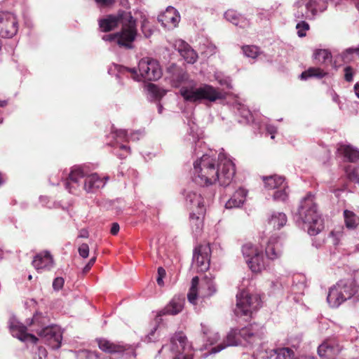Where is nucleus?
I'll return each instance as SVG.
<instances>
[{
  "label": "nucleus",
  "instance_id": "1",
  "mask_svg": "<svg viewBox=\"0 0 359 359\" xmlns=\"http://www.w3.org/2000/svg\"><path fill=\"white\" fill-rule=\"evenodd\" d=\"M265 327L259 323H250L241 329H231L226 337L224 343L220 344L210 350V353H216L226 346L259 344L253 352L254 359H293L294 352L290 348L269 349L265 344H261L265 336Z\"/></svg>",
  "mask_w": 359,
  "mask_h": 359
},
{
  "label": "nucleus",
  "instance_id": "2",
  "mask_svg": "<svg viewBox=\"0 0 359 359\" xmlns=\"http://www.w3.org/2000/svg\"><path fill=\"white\" fill-rule=\"evenodd\" d=\"M236 173L235 164L231 157L224 152L217 154L210 151L204 154L194 163L195 183L208 186L216 182L220 186L229 185Z\"/></svg>",
  "mask_w": 359,
  "mask_h": 359
},
{
  "label": "nucleus",
  "instance_id": "3",
  "mask_svg": "<svg viewBox=\"0 0 359 359\" xmlns=\"http://www.w3.org/2000/svg\"><path fill=\"white\" fill-rule=\"evenodd\" d=\"M173 69L171 81L175 87H180V95L185 102L201 104L203 102H215L224 98V95L218 88L207 83L200 86L189 79V74L182 69L172 65L169 71Z\"/></svg>",
  "mask_w": 359,
  "mask_h": 359
},
{
  "label": "nucleus",
  "instance_id": "4",
  "mask_svg": "<svg viewBox=\"0 0 359 359\" xmlns=\"http://www.w3.org/2000/svg\"><path fill=\"white\" fill-rule=\"evenodd\" d=\"M108 180V176L100 177L96 172L88 175L84 166L75 165L72 167L65 187L73 194H79L81 189L87 194H95L104 187Z\"/></svg>",
  "mask_w": 359,
  "mask_h": 359
},
{
  "label": "nucleus",
  "instance_id": "5",
  "mask_svg": "<svg viewBox=\"0 0 359 359\" xmlns=\"http://www.w3.org/2000/svg\"><path fill=\"white\" fill-rule=\"evenodd\" d=\"M294 218L299 225L303 224V228L307 229L310 236L318 234L324 228L315 196L311 193L301 200Z\"/></svg>",
  "mask_w": 359,
  "mask_h": 359
},
{
  "label": "nucleus",
  "instance_id": "6",
  "mask_svg": "<svg viewBox=\"0 0 359 359\" xmlns=\"http://www.w3.org/2000/svg\"><path fill=\"white\" fill-rule=\"evenodd\" d=\"M114 70L116 71V77L131 74V78L136 81H156L162 76V69L158 60L151 57H144L138 63L140 74L135 68H128L118 65H113Z\"/></svg>",
  "mask_w": 359,
  "mask_h": 359
},
{
  "label": "nucleus",
  "instance_id": "7",
  "mask_svg": "<svg viewBox=\"0 0 359 359\" xmlns=\"http://www.w3.org/2000/svg\"><path fill=\"white\" fill-rule=\"evenodd\" d=\"M123 19V27L119 33L105 34L102 39L105 41L116 42L119 46L131 49L133 42L137 36L136 20L131 13H123L121 15Z\"/></svg>",
  "mask_w": 359,
  "mask_h": 359
},
{
  "label": "nucleus",
  "instance_id": "8",
  "mask_svg": "<svg viewBox=\"0 0 359 359\" xmlns=\"http://www.w3.org/2000/svg\"><path fill=\"white\" fill-rule=\"evenodd\" d=\"M357 292L358 286L354 279L340 280L329 289L327 302L330 307L338 308Z\"/></svg>",
  "mask_w": 359,
  "mask_h": 359
},
{
  "label": "nucleus",
  "instance_id": "9",
  "mask_svg": "<svg viewBox=\"0 0 359 359\" xmlns=\"http://www.w3.org/2000/svg\"><path fill=\"white\" fill-rule=\"evenodd\" d=\"M261 306V299L257 294H251L243 290L236 294L234 313L237 317H250L253 311Z\"/></svg>",
  "mask_w": 359,
  "mask_h": 359
},
{
  "label": "nucleus",
  "instance_id": "10",
  "mask_svg": "<svg viewBox=\"0 0 359 359\" xmlns=\"http://www.w3.org/2000/svg\"><path fill=\"white\" fill-rule=\"evenodd\" d=\"M241 252L252 272L259 273L265 268L263 251L259 245L248 242L242 245Z\"/></svg>",
  "mask_w": 359,
  "mask_h": 359
},
{
  "label": "nucleus",
  "instance_id": "11",
  "mask_svg": "<svg viewBox=\"0 0 359 359\" xmlns=\"http://www.w3.org/2000/svg\"><path fill=\"white\" fill-rule=\"evenodd\" d=\"M199 284V279L198 276H195L191 280V285L187 294L189 302L196 305L198 298L210 297L216 293L217 289L214 281L205 277L200 283L199 290L198 285Z\"/></svg>",
  "mask_w": 359,
  "mask_h": 359
},
{
  "label": "nucleus",
  "instance_id": "12",
  "mask_svg": "<svg viewBox=\"0 0 359 359\" xmlns=\"http://www.w3.org/2000/svg\"><path fill=\"white\" fill-rule=\"evenodd\" d=\"M111 135L115 140V142L110 143V144L115 149H119L121 153L116 154V155L120 158H124L128 154L130 153V149L123 142L124 141H137L144 136V133L140 130L128 133V130L119 129L112 131Z\"/></svg>",
  "mask_w": 359,
  "mask_h": 359
},
{
  "label": "nucleus",
  "instance_id": "13",
  "mask_svg": "<svg viewBox=\"0 0 359 359\" xmlns=\"http://www.w3.org/2000/svg\"><path fill=\"white\" fill-rule=\"evenodd\" d=\"M192 350L191 344L188 341L186 335L182 332H176L170 339L169 344L162 346L161 349L158 351V354L163 353V355L170 352L171 357L175 356L182 353Z\"/></svg>",
  "mask_w": 359,
  "mask_h": 359
},
{
  "label": "nucleus",
  "instance_id": "14",
  "mask_svg": "<svg viewBox=\"0 0 359 359\" xmlns=\"http://www.w3.org/2000/svg\"><path fill=\"white\" fill-rule=\"evenodd\" d=\"M34 330L41 339L52 349H58L61 346L62 332L59 326L52 325L43 330L34 329Z\"/></svg>",
  "mask_w": 359,
  "mask_h": 359
},
{
  "label": "nucleus",
  "instance_id": "15",
  "mask_svg": "<svg viewBox=\"0 0 359 359\" xmlns=\"http://www.w3.org/2000/svg\"><path fill=\"white\" fill-rule=\"evenodd\" d=\"M210 248L208 245H201L194 252L192 267L198 272L207 271L210 266Z\"/></svg>",
  "mask_w": 359,
  "mask_h": 359
},
{
  "label": "nucleus",
  "instance_id": "16",
  "mask_svg": "<svg viewBox=\"0 0 359 359\" xmlns=\"http://www.w3.org/2000/svg\"><path fill=\"white\" fill-rule=\"evenodd\" d=\"M18 30L16 16L10 12L0 13V36L3 38H12Z\"/></svg>",
  "mask_w": 359,
  "mask_h": 359
},
{
  "label": "nucleus",
  "instance_id": "17",
  "mask_svg": "<svg viewBox=\"0 0 359 359\" xmlns=\"http://www.w3.org/2000/svg\"><path fill=\"white\" fill-rule=\"evenodd\" d=\"M317 1L316 0H298L295 3L297 11L294 17L299 20L313 19L318 13Z\"/></svg>",
  "mask_w": 359,
  "mask_h": 359
},
{
  "label": "nucleus",
  "instance_id": "18",
  "mask_svg": "<svg viewBox=\"0 0 359 359\" xmlns=\"http://www.w3.org/2000/svg\"><path fill=\"white\" fill-rule=\"evenodd\" d=\"M99 348L107 353H121L126 355L129 359L135 358L136 353L133 346L129 345L116 344L104 339L97 340Z\"/></svg>",
  "mask_w": 359,
  "mask_h": 359
},
{
  "label": "nucleus",
  "instance_id": "19",
  "mask_svg": "<svg viewBox=\"0 0 359 359\" xmlns=\"http://www.w3.org/2000/svg\"><path fill=\"white\" fill-rule=\"evenodd\" d=\"M8 326L13 337H16L21 341H29L36 344L38 341L36 336L27 332V327L19 322L16 318H11Z\"/></svg>",
  "mask_w": 359,
  "mask_h": 359
},
{
  "label": "nucleus",
  "instance_id": "20",
  "mask_svg": "<svg viewBox=\"0 0 359 359\" xmlns=\"http://www.w3.org/2000/svg\"><path fill=\"white\" fill-rule=\"evenodd\" d=\"M186 204L196 208V212L204 215L205 199L202 196L201 191L186 190L184 192Z\"/></svg>",
  "mask_w": 359,
  "mask_h": 359
},
{
  "label": "nucleus",
  "instance_id": "21",
  "mask_svg": "<svg viewBox=\"0 0 359 359\" xmlns=\"http://www.w3.org/2000/svg\"><path fill=\"white\" fill-rule=\"evenodd\" d=\"M341 346L334 340H327L322 343L318 348V353L320 357L325 359H334L342 350Z\"/></svg>",
  "mask_w": 359,
  "mask_h": 359
},
{
  "label": "nucleus",
  "instance_id": "22",
  "mask_svg": "<svg viewBox=\"0 0 359 359\" xmlns=\"http://www.w3.org/2000/svg\"><path fill=\"white\" fill-rule=\"evenodd\" d=\"M180 15L177 10L172 6H168L165 11L158 16V21L168 29L176 27L180 22Z\"/></svg>",
  "mask_w": 359,
  "mask_h": 359
},
{
  "label": "nucleus",
  "instance_id": "23",
  "mask_svg": "<svg viewBox=\"0 0 359 359\" xmlns=\"http://www.w3.org/2000/svg\"><path fill=\"white\" fill-rule=\"evenodd\" d=\"M32 265L39 273L50 271L54 266L53 257L50 252L43 251L34 257Z\"/></svg>",
  "mask_w": 359,
  "mask_h": 359
},
{
  "label": "nucleus",
  "instance_id": "24",
  "mask_svg": "<svg viewBox=\"0 0 359 359\" xmlns=\"http://www.w3.org/2000/svg\"><path fill=\"white\" fill-rule=\"evenodd\" d=\"M188 126L187 135L184 137V141L195 144L194 153L198 155L199 154L198 149L205 147L204 142L200 140L199 128L194 121L189 120Z\"/></svg>",
  "mask_w": 359,
  "mask_h": 359
},
{
  "label": "nucleus",
  "instance_id": "25",
  "mask_svg": "<svg viewBox=\"0 0 359 359\" xmlns=\"http://www.w3.org/2000/svg\"><path fill=\"white\" fill-rule=\"evenodd\" d=\"M283 243L278 236H271L265 249L267 258L272 261L280 258L283 253Z\"/></svg>",
  "mask_w": 359,
  "mask_h": 359
},
{
  "label": "nucleus",
  "instance_id": "26",
  "mask_svg": "<svg viewBox=\"0 0 359 359\" xmlns=\"http://www.w3.org/2000/svg\"><path fill=\"white\" fill-rule=\"evenodd\" d=\"M175 46L187 63L194 64L196 62L198 54L187 42L181 39L177 40Z\"/></svg>",
  "mask_w": 359,
  "mask_h": 359
},
{
  "label": "nucleus",
  "instance_id": "27",
  "mask_svg": "<svg viewBox=\"0 0 359 359\" xmlns=\"http://www.w3.org/2000/svg\"><path fill=\"white\" fill-rule=\"evenodd\" d=\"M185 299L182 296H175L170 302L162 309L159 316L177 315L180 313L184 306Z\"/></svg>",
  "mask_w": 359,
  "mask_h": 359
},
{
  "label": "nucleus",
  "instance_id": "28",
  "mask_svg": "<svg viewBox=\"0 0 359 359\" xmlns=\"http://www.w3.org/2000/svg\"><path fill=\"white\" fill-rule=\"evenodd\" d=\"M123 13H130V12L122 11L117 15H108L105 18L99 20V27L102 32H109L114 29L121 24L123 26V19L121 15Z\"/></svg>",
  "mask_w": 359,
  "mask_h": 359
},
{
  "label": "nucleus",
  "instance_id": "29",
  "mask_svg": "<svg viewBox=\"0 0 359 359\" xmlns=\"http://www.w3.org/2000/svg\"><path fill=\"white\" fill-rule=\"evenodd\" d=\"M248 193L247 189L243 187L238 188L225 203L226 208L231 209L241 207L245 202Z\"/></svg>",
  "mask_w": 359,
  "mask_h": 359
},
{
  "label": "nucleus",
  "instance_id": "30",
  "mask_svg": "<svg viewBox=\"0 0 359 359\" xmlns=\"http://www.w3.org/2000/svg\"><path fill=\"white\" fill-rule=\"evenodd\" d=\"M338 152L341 155L344 161L355 164L359 163V150L350 144H341L338 148Z\"/></svg>",
  "mask_w": 359,
  "mask_h": 359
},
{
  "label": "nucleus",
  "instance_id": "31",
  "mask_svg": "<svg viewBox=\"0 0 359 359\" xmlns=\"http://www.w3.org/2000/svg\"><path fill=\"white\" fill-rule=\"evenodd\" d=\"M287 216L281 212H272L267 219L268 224L273 229H280L287 223Z\"/></svg>",
  "mask_w": 359,
  "mask_h": 359
},
{
  "label": "nucleus",
  "instance_id": "32",
  "mask_svg": "<svg viewBox=\"0 0 359 359\" xmlns=\"http://www.w3.org/2000/svg\"><path fill=\"white\" fill-rule=\"evenodd\" d=\"M50 320L48 316L43 315L41 313H36L29 323L32 327V331L35 332L34 329L43 330L46 327H50L49 325Z\"/></svg>",
  "mask_w": 359,
  "mask_h": 359
},
{
  "label": "nucleus",
  "instance_id": "33",
  "mask_svg": "<svg viewBox=\"0 0 359 359\" xmlns=\"http://www.w3.org/2000/svg\"><path fill=\"white\" fill-rule=\"evenodd\" d=\"M264 186L268 189H277L287 184L285 178L278 175H271L263 177Z\"/></svg>",
  "mask_w": 359,
  "mask_h": 359
},
{
  "label": "nucleus",
  "instance_id": "34",
  "mask_svg": "<svg viewBox=\"0 0 359 359\" xmlns=\"http://www.w3.org/2000/svg\"><path fill=\"white\" fill-rule=\"evenodd\" d=\"M190 225L193 233L195 236L199 235L203 228V215H200L197 212L190 214Z\"/></svg>",
  "mask_w": 359,
  "mask_h": 359
},
{
  "label": "nucleus",
  "instance_id": "35",
  "mask_svg": "<svg viewBox=\"0 0 359 359\" xmlns=\"http://www.w3.org/2000/svg\"><path fill=\"white\" fill-rule=\"evenodd\" d=\"M224 18L226 19V20L236 26L245 27L248 25V22L233 10H228L226 11L224 13Z\"/></svg>",
  "mask_w": 359,
  "mask_h": 359
},
{
  "label": "nucleus",
  "instance_id": "36",
  "mask_svg": "<svg viewBox=\"0 0 359 359\" xmlns=\"http://www.w3.org/2000/svg\"><path fill=\"white\" fill-rule=\"evenodd\" d=\"M234 109L236 110L237 114L242 118V119L238 121L240 123H250L252 121V114L245 105L237 103L234 105Z\"/></svg>",
  "mask_w": 359,
  "mask_h": 359
},
{
  "label": "nucleus",
  "instance_id": "37",
  "mask_svg": "<svg viewBox=\"0 0 359 359\" xmlns=\"http://www.w3.org/2000/svg\"><path fill=\"white\" fill-rule=\"evenodd\" d=\"M344 170L349 181L359 184V163L344 166Z\"/></svg>",
  "mask_w": 359,
  "mask_h": 359
},
{
  "label": "nucleus",
  "instance_id": "38",
  "mask_svg": "<svg viewBox=\"0 0 359 359\" xmlns=\"http://www.w3.org/2000/svg\"><path fill=\"white\" fill-rule=\"evenodd\" d=\"M313 59L320 65H327L332 60V54L327 49H316L313 54Z\"/></svg>",
  "mask_w": 359,
  "mask_h": 359
},
{
  "label": "nucleus",
  "instance_id": "39",
  "mask_svg": "<svg viewBox=\"0 0 359 359\" xmlns=\"http://www.w3.org/2000/svg\"><path fill=\"white\" fill-rule=\"evenodd\" d=\"M327 73L319 67H310L307 70L303 72L299 78L302 80H307L311 78L323 79L326 76Z\"/></svg>",
  "mask_w": 359,
  "mask_h": 359
},
{
  "label": "nucleus",
  "instance_id": "40",
  "mask_svg": "<svg viewBox=\"0 0 359 359\" xmlns=\"http://www.w3.org/2000/svg\"><path fill=\"white\" fill-rule=\"evenodd\" d=\"M344 217L346 226L349 229H354L359 225V217L353 212L345 210Z\"/></svg>",
  "mask_w": 359,
  "mask_h": 359
},
{
  "label": "nucleus",
  "instance_id": "41",
  "mask_svg": "<svg viewBox=\"0 0 359 359\" xmlns=\"http://www.w3.org/2000/svg\"><path fill=\"white\" fill-rule=\"evenodd\" d=\"M201 330L203 334L204 339L210 344L216 343L219 339V335L217 332L211 330L207 325L201 323Z\"/></svg>",
  "mask_w": 359,
  "mask_h": 359
},
{
  "label": "nucleus",
  "instance_id": "42",
  "mask_svg": "<svg viewBox=\"0 0 359 359\" xmlns=\"http://www.w3.org/2000/svg\"><path fill=\"white\" fill-rule=\"evenodd\" d=\"M214 79L223 88H226V89L233 88L231 79L229 76L225 75L223 72H215L214 73Z\"/></svg>",
  "mask_w": 359,
  "mask_h": 359
},
{
  "label": "nucleus",
  "instance_id": "43",
  "mask_svg": "<svg viewBox=\"0 0 359 359\" xmlns=\"http://www.w3.org/2000/svg\"><path fill=\"white\" fill-rule=\"evenodd\" d=\"M242 50L245 57L251 59H256L262 54L256 46H244L242 47Z\"/></svg>",
  "mask_w": 359,
  "mask_h": 359
},
{
  "label": "nucleus",
  "instance_id": "44",
  "mask_svg": "<svg viewBox=\"0 0 359 359\" xmlns=\"http://www.w3.org/2000/svg\"><path fill=\"white\" fill-rule=\"evenodd\" d=\"M289 189L287 184L276 189L273 194V198L276 201L285 202L288 198Z\"/></svg>",
  "mask_w": 359,
  "mask_h": 359
},
{
  "label": "nucleus",
  "instance_id": "45",
  "mask_svg": "<svg viewBox=\"0 0 359 359\" xmlns=\"http://www.w3.org/2000/svg\"><path fill=\"white\" fill-rule=\"evenodd\" d=\"M346 337L352 342H355V347L358 348L359 351V332L354 327H349L347 328Z\"/></svg>",
  "mask_w": 359,
  "mask_h": 359
},
{
  "label": "nucleus",
  "instance_id": "46",
  "mask_svg": "<svg viewBox=\"0 0 359 359\" xmlns=\"http://www.w3.org/2000/svg\"><path fill=\"white\" fill-rule=\"evenodd\" d=\"M296 29L297 30V35L299 37H304L306 34V31L309 29V25L305 20H300L296 25Z\"/></svg>",
  "mask_w": 359,
  "mask_h": 359
},
{
  "label": "nucleus",
  "instance_id": "47",
  "mask_svg": "<svg viewBox=\"0 0 359 359\" xmlns=\"http://www.w3.org/2000/svg\"><path fill=\"white\" fill-rule=\"evenodd\" d=\"M148 20L147 19H144L142 23V31L146 38H149L152 34V30L148 25Z\"/></svg>",
  "mask_w": 359,
  "mask_h": 359
},
{
  "label": "nucleus",
  "instance_id": "48",
  "mask_svg": "<svg viewBox=\"0 0 359 359\" xmlns=\"http://www.w3.org/2000/svg\"><path fill=\"white\" fill-rule=\"evenodd\" d=\"M79 353L81 356L86 358V359H99L98 354L95 351L83 350Z\"/></svg>",
  "mask_w": 359,
  "mask_h": 359
},
{
  "label": "nucleus",
  "instance_id": "49",
  "mask_svg": "<svg viewBox=\"0 0 359 359\" xmlns=\"http://www.w3.org/2000/svg\"><path fill=\"white\" fill-rule=\"evenodd\" d=\"M158 326H155L150 332L145 337L144 341L147 342H153L155 341L157 338L158 335L156 334V330H157Z\"/></svg>",
  "mask_w": 359,
  "mask_h": 359
},
{
  "label": "nucleus",
  "instance_id": "50",
  "mask_svg": "<svg viewBox=\"0 0 359 359\" xmlns=\"http://www.w3.org/2000/svg\"><path fill=\"white\" fill-rule=\"evenodd\" d=\"M79 254L83 258H87L89 255V247L88 244L83 243L79 248Z\"/></svg>",
  "mask_w": 359,
  "mask_h": 359
},
{
  "label": "nucleus",
  "instance_id": "51",
  "mask_svg": "<svg viewBox=\"0 0 359 359\" xmlns=\"http://www.w3.org/2000/svg\"><path fill=\"white\" fill-rule=\"evenodd\" d=\"M65 280L61 277H57L53 282V287L55 290H60L64 285Z\"/></svg>",
  "mask_w": 359,
  "mask_h": 359
},
{
  "label": "nucleus",
  "instance_id": "52",
  "mask_svg": "<svg viewBox=\"0 0 359 359\" xmlns=\"http://www.w3.org/2000/svg\"><path fill=\"white\" fill-rule=\"evenodd\" d=\"M344 78L348 82H351L353 79V71L351 67H346L344 68Z\"/></svg>",
  "mask_w": 359,
  "mask_h": 359
},
{
  "label": "nucleus",
  "instance_id": "53",
  "mask_svg": "<svg viewBox=\"0 0 359 359\" xmlns=\"http://www.w3.org/2000/svg\"><path fill=\"white\" fill-rule=\"evenodd\" d=\"M165 270L163 267L160 266L158 268V277L156 278V281L160 286L163 285V278L165 277Z\"/></svg>",
  "mask_w": 359,
  "mask_h": 359
},
{
  "label": "nucleus",
  "instance_id": "54",
  "mask_svg": "<svg viewBox=\"0 0 359 359\" xmlns=\"http://www.w3.org/2000/svg\"><path fill=\"white\" fill-rule=\"evenodd\" d=\"M172 359H192V350L182 353L172 358Z\"/></svg>",
  "mask_w": 359,
  "mask_h": 359
},
{
  "label": "nucleus",
  "instance_id": "55",
  "mask_svg": "<svg viewBox=\"0 0 359 359\" xmlns=\"http://www.w3.org/2000/svg\"><path fill=\"white\" fill-rule=\"evenodd\" d=\"M340 235H341V232L340 231H332V232H330V236L332 238V243L334 245H337L339 244Z\"/></svg>",
  "mask_w": 359,
  "mask_h": 359
},
{
  "label": "nucleus",
  "instance_id": "56",
  "mask_svg": "<svg viewBox=\"0 0 359 359\" xmlns=\"http://www.w3.org/2000/svg\"><path fill=\"white\" fill-rule=\"evenodd\" d=\"M266 130L268 133L271 135V138L274 139L275 138V134L276 133L277 128L276 126L271 124H267L266 126Z\"/></svg>",
  "mask_w": 359,
  "mask_h": 359
},
{
  "label": "nucleus",
  "instance_id": "57",
  "mask_svg": "<svg viewBox=\"0 0 359 359\" xmlns=\"http://www.w3.org/2000/svg\"><path fill=\"white\" fill-rule=\"evenodd\" d=\"M100 7H105L111 5L114 0H94Z\"/></svg>",
  "mask_w": 359,
  "mask_h": 359
},
{
  "label": "nucleus",
  "instance_id": "58",
  "mask_svg": "<svg viewBox=\"0 0 359 359\" xmlns=\"http://www.w3.org/2000/svg\"><path fill=\"white\" fill-rule=\"evenodd\" d=\"M353 53H355L359 57V47L347 48L343 53V57H345L346 55H352Z\"/></svg>",
  "mask_w": 359,
  "mask_h": 359
},
{
  "label": "nucleus",
  "instance_id": "59",
  "mask_svg": "<svg viewBox=\"0 0 359 359\" xmlns=\"http://www.w3.org/2000/svg\"><path fill=\"white\" fill-rule=\"evenodd\" d=\"M95 260H96V258L95 257H92L88 263L83 267V273H86L87 272L89 271V270L91 269V267L93 266V265L95 264Z\"/></svg>",
  "mask_w": 359,
  "mask_h": 359
},
{
  "label": "nucleus",
  "instance_id": "60",
  "mask_svg": "<svg viewBox=\"0 0 359 359\" xmlns=\"http://www.w3.org/2000/svg\"><path fill=\"white\" fill-rule=\"evenodd\" d=\"M119 229H120V227H119V225L118 223H113L111 230H110V232L112 235H116L118 232Z\"/></svg>",
  "mask_w": 359,
  "mask_h": 359
},
{
  "label": "nucleus",
  "instance_id": "61",
  "mask_svg": "<svg viewBox=\"0 0 359 359\" xmlns=\"http://www.w3.org/2000/svg\"><path fill=\"white\" fill-rule=\"evenodd\" d=\"M47 355V351L44 348H39V359H44Z\"/></svg>",
  "mask_w": 359,
  "mask_h": 359
},
{
  "label": "nucleus",
  "instance_id": "62",
  "mask_svg": "<svg viewBox=\"0 0 359 359\" xmlns=\"http://www.w3.org/2000/svg\"><path fill=\"white\" fill-rule=\"evenodd\" d=\"M355 95L359 98V82L356 83L354 86Z\"/></svg>",
  "mask_w": 359,
  "mask_h": 359
},
{
  "label": "nucleus",
  "instance_id": "63",
  "mask_svg": "<svg viewBox=\"0 0 359 359\" xmlns=\"http://www.w3.org/2000/svg\"><path fill=\"white\" fill-rule=\"evenodd\" d=\"M80 238H88V233L86 230H82L79 236Z\"/></svg>",
  "mask_w": 359,
  "mask_h": 359
},
{
  "label": "nucleus",
  "instance_id": "64",
  "mask_svg": "<svg viewBox=\"0 0 359 359\" xmlns=\"http://www.w3.org/2000/svg\"><path fill=\"white\" fill-rule=\"evenodd\" d=\"M148 88L149 90L152 93H156V90L157 89V87L154 84H149Z\"/></svg>",
  "mask_w": 359,
  "mask_h": 359
}]
</instances>
